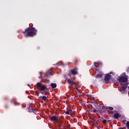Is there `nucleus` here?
I'll return each instance as SVG.
<instances>
[{"label": "nucleus", "mask_w": 129, "mask_h": 129, "mask_svg": "<svg viewBox=\"0 0 129 129\" xmlns=\"http://www.w3.org/2000/svg\"><path fill=\"white\" fill-rule=\"evenodd\" d=\"M27 86L29 87L30 86V84H27Z\"/></svg>", "instance_id": "obj_25"}, {"label": "nucleus", "mask_w": 129, "mask_h": 129, "mask_svg": "<svg viewBox=\"0 0 129 129\" xmlns=\"http://www.w3.org/2000/svg\"><path fill=\"white\" fill-rule=\"evenodd\" d=\"M72 112H73L72 110L67 109V110L65 112V114L69 115V114H71V113H72Z\"/></svg>", "instance_id": "obj_10"}, {"label": "nucleus", "mask_w": 129, "mask_h": 129, "mask_svg": "<svg viewBox=\"0 0 129 129\" xmlns=\"http://www.w3.org/2000/svg\"><path fill=\"white\" fill-rule=\"evenodd\" d=\"M48 98V97L46 96H41L39 97V98H41L43 100H44L45 101V100H47V98Z\"/></svg>", "instance_id": "obj_12"}, {"label": "nucleus", "mask_w": 129, "mask_h": 129, "mask_svg": "<svg viewBox=\"0 0 129 129\" xmlns=\"http://www.w3.org/2000/svg\"><path fill=\"white\" fill-rule=\"evenodd\" d=\"M100 127V125H98V126H97L98 128V127Z\"/></svg>", "instance_id": "obj_28"}, {"label": "nucleus", "mask_w": 129, "mask_h": 129, "mask_svg": "<svg viewBox=\"0 0 129 129\" xmlns=\"http://www.w3.org/2000/svg\"><path fill=\"white\" fill-rule=\"evenodd\" d=\"M36 94L37 95V96H39V92H38V91H36Z\"/></svg>", "instance_id": "obj_20"}, {"label": "nucleus", "mask_w": 129, "mask_h": 129, "mask_svg": "<svg viewBox=\"0 0 129 129\" xmlns=\"http://www.w3.org/2000/svg\"><path fill=\"white\" fill-rule=\"evenodd\" d=\"M121 87H122V90L124 91L125 89H126V88L127 87V85H126V84L122 85Z\"/></svg>", "instance_id": "obj_14"}, {"label": "nucleus", "mask_w": 129, "mask_h": 129, "mask_svg": "<svg viewBox=\"0 0 129 129\" xmlns=\"http://www.w3.org/2000/svg\"><path fill=\"white\" fill-rule=\"evenodd\" d=\"M102 77V75L101 74H97L96 76V78H101Z\"/></svg>", "instance_id": "obj_15"}, {"label": "nucleus", "mask_w": 129, "mask_h": 129, "mask_svg": "<svg viewBox=\"0 0 129 129\" xmlns=\"http://www.w3.org/2000/svg\"><path fill=\"white\" fill-rule=\"evenodd\" d=\"M100 113H102L103 112V111L102 110L99 111Z\"/></svg>", "instance_id": "obj_21"}, {"label": "nucleus", "mask_w": 129, "mask_h": 129, "mask_svg": "<svg viewBox=\"0 0 129 129\" xmlns=\"http://www.w3.org/2000/svg\"><path fill=\"white\" fill-rule=\"evenodd\" d=\"M64 78H66L68 80V84H70L71 86H73V85H75V79L72 78L67 79V75L64 76Z\"/></svg>", "instance_id": "obj_3"}, {"label": "nucleus", "mask_w": 129, "mask_h": 129, "mask_svg": "<svg viewBox=\"0 0 129 129\" xmlns=\"http://www.w3.org/2000/svg\"><path fill=\"white\" fill-rule=\"evenodd\" d=\"M61 123H63V121H60Z\"/></svg>", "instance_id": "obj_27"}, {"label": "nucleus", "mask_w": 129, "mask_h": 129, "mask_svg": "<svg viewBox=\"0 0 129 129\" xmlns=\"http://www.w3.org/2000/svg\"><path fill=\"white\" fill-rule=\"evenodd\" d=\"M42 75H40V76L39 77V78H40V79H41V78H42Z\"/></svg>", "instance_id": "obj_24"}, {"label": "nucleus", "mask_w": 129, "mask_h": 129, "mask_svg": "<svg viewBox=\"0 0 129 129\" xmlns=\"http://www.w3.org/2000/svg\"><path fill=\"white\" fill-rule=\"evenodd\" d=\"M101 108L105 110V109H109V110H113V107L106 106H101Z\"/></svg>", "instance_id": "obj_7"}, {"label": "nucleus", "mask_w": 129, "mask_h": 129, "mask_svg": "<svg viewBox=\"0 0 129 129\" xmlns=\"http://www.w3.org/2000/svg\"><path fill=\"white\" fill-rule=\"evenodd\" d=\"M126 126L127 129H129V121L126 122Z\"/></svg>", "instance_id": "obj_19"}, {"label": "nucleus", "mask_w": 129, "mask_h": 129, "mask_svg": "<svg viewBox=\"0 0 129 129\" xmlns=\"http://www.w3.org/2000/svg\"><path fill=\"white\" fill-rule=\"evenodd\" d=\"M51 121H53L54 123H56L58 122V120H59L58 116H52L50 118Z\"/></svg>", "instance_id": "obj_6"}, {"label": "nucleus", "mask_w": 129, "mask_h": 129, "mask_svg": "<svg viewBox=\"0 0 129 129\" xmlns=\"http://www.w3.org/2000/svg\"><path fill=\"white\" fill-rule=\"evenodd\" d=\"M50 86L52 88H56V87H57V85L56 84V83H51L50 84Z\"/></svg>", "instance_id": "obj_11"}, {"label": "nucleus", "mask_w": 129, "mask_h": 129, "mask_svg": "<svg viewBox=\"0 0 129 129\" xmlns=\"http://www.w3.org/2000/svg\"><path fill=\"white\" fill-rule=\"evenodd\" d=\"M13 102H16V100L13 99Z\"/></svg>", "instance_id": "obj_22"}, {"label": "nucleus", "mask_w": 129, "mask_h": 129, "mask_svg": "<svg viewBox=\"0 0 129 129\" xmlns=\"http://www.w3.org/2000/svg\"><path fill=\"white\" fill-rule=\"evenodd\" d=\"M4 99H5V100H7V99H8V97L5 98Z\"/></svg>", "instance_id": "obj_23"}, {"label": "nucleus", "mask_w": 129, "mask_h": 129, "mask_svg": "<svg viewBox=\"0 0 129 129\" xmlns=\"http://www.w3.org/2000/svg\"><path fill=\"white\" fill-rule=\"evenodd\" d=\"M110 78H111V75L109 74H108L105 76L104 80L105 81H109Z\"/></svg>", "instance_id": "obj_8"}, {"label": "nucleus", "mask_w": 129, "mask_h": 129, "mask_svg": "<svg viewBox=\"0 0 129 129\" xmlns=\"http://www.w3.org/2000/svg\"><path fill=\"white\" fill-rule=\"evenodd\" d=\"M113 116L114 119H118V118H119V117H120V115L118 113L114 114Z\"/></svg>", "instance_id": "obj_9"}, {"label": "nucleus", "mask_w": 129, "mask_h": 129, "mask_svg": "<svg viewBox=\"0 0 129 129\" xmlns=\"http://www.w3.org/2000/svg\"><path fill=\"white\" fill-rule=\"evenodd\" d=\"M40 74H41V72H40Z\"/></svg>", "instance_id": "obj_29"}, {"label": "nucleus", "mask_w": 129, "mask_h": 129, "mask_svg": "<svg viewBox=\"0 0 129 129\" xmlns=\"http://www.w3.org/2000/svg\"><path fill=\"white\" fill-rule=\"evenodd\" d=\"M40 93H41V94H45V95H46V94H47V92H46V91H40Z\"/></svg>", "instance_id": "obj_16"}, {"label": "nucleus", "mask_w": 129, "mask_h": 129, "mask_svg": "<svg viewBox=\"0 0 129 129\" xmlns=\"http://www.w3.org/2000/svg\"><path fill=\"white\" fill-rule=\"evenodd\" d=\"M24 34H26L27 37H34L37 35V29L35 27H28L23 31Z\"/></svg>", "instance_id": "obj_1"}, {"label": "nucleus", "mask_w": 129, "mask_h": 129, "mask_svg": "<svg viewBox=\"0 0 129 129\" xmlns=\"http://www.w3.org/2000/svg\"><path fill=\"white\" fill-rule=\"evenodd\" d=\"M102 122H103V124H105V123H106L107 122V120L103 119L102 120Z\"/></svg>", "instance_id": "obj_18"}, {"label": "nucleus", "mask_w": 129, "mask_h": 129, "mask_svg": "<svg viewBox=\"0 0 129 129\" xmlns=\"http://www.w3.org/2000/svg\"><path fill=\"white\" fill-rule=\"evenodd\" d=\"M91 112H94V113H96L97 112V111L96 110V109L95 108H93V107L91 108Z\"/></svg>", "instance_id": "obj_13"}, {"label": "nucleus", "mask_w": 129, "mask_h": 129, "mask_svg": "<svg viewBox=\"0 0 129 129\" xmlns=\"http://www.w3.org/2000/svg\"><path fill=\"white\" fill-rule=\"evenodd\" d=\"M37 88L39 89V90L41 91H44L48 90V88L45 86V85L42 84V82H39L36 84Z\"/></svg>", "instance_id": "obj_2"}, {"label": "nucleus", "mask_w": 129, "mask_h": 129, "mask_svg": "<svg viewBox=\"0 0 129 129\" xmlns=\"http://www.w3.org/2000/svg\"><path fill=\"white\" fill-rule=\"evenodd\" d=\"M44 82L45 83H50V80L49 79H45Z\"/></svg>", "instance_id": "obj_17"}, {"label": "nucleus", "mask_w": 129, "mask_h": 129, "mask_svg": "<svg viewBox=\"0 0 129 129\" xmlns=\"http://www.w3.org/2000/svg\"><path fill=\"white\" fill-rule=\"evenodd\" d=\"M110 121V120H107V122H109Z\"/></svg>", "instance_id": "obj_26"}, {"label": "nucleus", "mask_w": 129, "mask_h": 129, "mask_svg": "<svg viewBox=\"0 0 129 129\" xmlns=\"http://www.w3.org/2000/svg\"><path fill=\"white\" fill-rule=\"evenodd\" d=\"M118 81L119 82H126L127 81V76L125 75L119 77Z\"/></svg>", "instance_id": "obj_4"}, {"label": "nucleus", "mask_w": 129, "mask_h": 129, "mask_svg": "<svg viewBox=\"0 0 129 129\" xmlns=\"http://www.w3.org/2000/svg\"><path fill=\"white\" fill-rule=\"evenodd\" d=\"M77 74H78V72L77 71V69L76 68H75L70 71L68 75L69 76H71V75H77Z\"/></svg>", "instance_id": "obj_5"}]
</instances>
